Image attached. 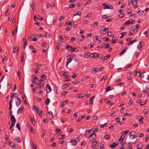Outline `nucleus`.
I'll return each instance as SVG.
<instances>
[{
	"mask_svg": "<svg viewBox=\"0 0 149 149\" xmlns=\"http://www.w3.org/2000/svg\"><path fill=\"white\" fill-rule=\"evenodd\" d=\"M14 139L15 141H17V142L19 143H20L21 142V139L19 137H16Z\"/></svg>",
	"mask_w": 149,
	"mask_h": 149,
	"instance_id": "4be33fe9",
	"label": "nucleus"
},
{
	"mask_svg": "<svg viewBox=\"0 0 149 149\" xmlns=\"http://www.w3.org/2000/svg\"><path fill=\"white\" fill-rule=\"evenodd\" d=\"M74 24V23L73 22H66L65 24L66 26L68 25H72Z\"/></svg>",
	"mask_w": 149,
	"mask_h": 149,
	"instance_id": "b1692460",
	"label": "nucleus"
},
{
	"mask_svg": "<svg viewBox=\"0 0 149 149\" xmlns=\"http://www.w3.org/2000/svg\"><path fill=\"white\" fill-rule=\"evenodd\" d=\"M105 44H107V43H104L100 46H97V47L98 48H99L100 47H104V46H105Z\"/></svg>",
	"mask_w": 149,
	"mask_h": 149,
	"instance_id": "4c0bfd02",
	"label": "nucleus"
},
{
	"mask_svg": "<svg viewBox=\"0 0 149 149\" xmlns=\"http://www.w3.org/2000/svg\"><path fill=\"white\" fill-rule=\"evenodd\" d=\"M142 43H143V42L142 41H140V44H139L138 46V49L140 51L141 50V49H142Z\"/></svg>",
	"mask_w": 149,
	"mask_h": 149,
	"instance_id": "ddd939ff",
	"label": "nucleus"
},
{
	"mask_svg": "<svg viewBox=\"0 0 149 149\" xmlns=\"http://www.w3.org/2000/svg\"><path fill=\"white\" fill-rule=\"evenodd\" d=\"M137 1H135V5H134V8H136L137 7Z\"/></svg>",
	"mask_w": 149,
	"mask_h": 149,
	"instance_id": "864d4df0",
	"label": "nucleus"
},
{
	"mask_svg": "<svg viewBox=\"0 0 149 149\" xmlns=\"http://www.w3.org/2000/svg\"><path fill=\"white\" fill-rule=\"evenodd\" d=\"M96 138V135L94 133L91 134L89 136L88 139L91 142H92Z\"/></svg>",
	"mask_w": 149,
	"mask_h": 149,
	"instance_id": "f257e3e1",
	"label": "nucleus"
},
{
	"mask_svg": "<svg viewBox=\"0 0 149 149\" xmlns=\"http://www.w3.org/2000/svg\"><path fill=\"white\" fill-rule=\"evenodd\" d=\"M143 10H139L137 12V13L139 15H141L143 14Z\"/></svg>",
	"mask_w": 149,
	"mask_h": 149,
	"instance_id": "f704fd0d",
	"label": "nucleus"
},
{
	"mask_svg": "<svg viewBox=\"0 0 149 149\" xmlns=\"http://www.w3.org/2000/svg\"><path fill=\"white\" fill-rule=\"evenodd\" d=\"M135 73L136 74V75L138 77L141 74V72H137V70H136L135 71Z\"/></svg>",
	"mask_w": 149,
	"mask_h": 149,
	"instance_id": "cd10ccee",
	"label": "nucleus"
},
{
	"mask_svg": "<svg viewBox=\"0 0 149 149\" xmlns=\"http://www.w3.org/2000/svg\"><path fill=\"white\" fill-rule=\"evenodd\" d=\"M104 145L103 144L101 143L100 145V149H104Z\"/></svg>",
	"mask_w": 149,
	"mask_h": 149,
	"instance_id": "6e6d98bb",
	"label": "nucleus"
},
{
	"mask_svg": "<svg viewBox=\"0 0 149 149\" xmlns=\"http://www.w3.org/2000/svg\"><path fill=\"white\" fill-rule=\"evenodd\" d=\"M75 6L74 4H70L69 7L70 8H73Z\"/></svg>",
	"mask_w": 149,
	"mask_h": 149,
	"instance_id": "5fc2aeb1",
	"label": "nucleus"
},
{
	"mask_svg": "<svg viewBox=\"0 0 149 149\" xmlns=\"http://www.w3.org/2000/svg\"><path fill=\"white\" fill-rule=\"evenodd\" d=\"M113 89V88L111 87L110 86H108L106 88V92L109 91Z\"/></svg>",
	"mask_w": 149,
	"mask_h": 149,
	"instance_id": "aec40b11",
	"label": "nucleus"
},
{
	"mask_svg": "<svg viewBox=\"0 0 149 149\" xmlns=\"http://www.w3.org/2000/svg\"><path fill=\"white\" fill-rule=\"evenodd\" d=\"M67 74V72H64L63 73V75L65 76V78L66 79H68L69 77V76Z\"/></svg>",
	"mask_w": 149,
	"mask_h": 149,
	"instance_id": "473e14b6",
	"label": "nucleus"
},
{
	"mask_svg": "<svg viewBox=\"0 0 149 149\" xmlns=\"http://www.w3.org/2000/svg\"><path fill=\"white\" fill-rule=\"evenodd\" d=\"M127 33L126 32H123L122 33H120V34L121 35V36H119V37L120 38H122Z\"/></svg>",
	"mask_w": 149,
	"mask_h": 149,
	"instance_id": "c756f323",
	"label": "nucleus"
},
{
	"mask_svg": "<svg viewBox=\"0 0 149 149\" xmlns=\"http://www.w3.org/2000/svg\"><path fill=\"white\" fill-rule=\"evenodd\" d=\"M131 21H130V20H129L127 21H126L124 24V25L125 26L126 25H127L129 24H134L135 22L133 19H130Z\"/></svg>",
	"mask_w": 149,
	"mask_h": 149,
	"instance_id": "7ed1b4c3",
	"label": "nucleus"
},
{
	"mask_svg": "<svg viewBox=\"0 0 149 149\" xmlns=\"http://www.w3.org/2000/svg\"><path fill=\"white\" fill-rule=\"evenodd\" d=\"M127 48L126 47L124 49L121 51L120 52L119 54L120 55H121L122 54H123L127 50Z\"/></svg>",
	"mask_w": 149,
	"mask_h": 149,
	"instance_id": "5701e85b",
	"label": "nucleus"
},
{
	"mask_svg": "<svg viewBox=\"0 0 149 149\" xmlns=\"http://www.w3.org/2000/svg\"><path fill=\"white\" fill-rule=\"evenodd\" d=\"M93 53L90 54L88 52H85L84 53V57L86 58H89L90 56L91 57V55Z\"/></svg>",
	"mask_w": 149,
	"mask_h": 149,
	"instance_id": "6e6552de",
	"label": "nucleus"
},
{
	"mask_svg": "<svg viewBox=\"0 0 149 149\" xmlns=\"http://www.w3.org/2000/svg\"><path fill=\"white\" fill-rule=\"evenodd\" d=\"M104 137L107 140H108L109 138V135L108 134H107L104 136Z\"/></svg>",
	"mask_w": 149,
	"mask_h": 149,
	"instance_id": "3c124183",
	"label": "nucleus"
},
{
	"mask_svg": "<svg viewBox=\"0 0 149 149\" xmlns=\"http://www.w3.org/2000/svg\"><path fill=\"white\" fill-rule=\"evenodd\" d=\"M31 129V132L33 133H35V132H34V130L33 129V128H32V127L31 126V125H29V127Z\"/></svg>",
	"mask_w": 149,
	"mask_h": 149,
	"instance_id": "a19ab883",
	"label": "nucleus"
},
{
	"mask_svg": "<svg viewBox=\"0 0 149 149\" xmlns=\"http://www.w3.org/2000/svg\"><path fill=\"white\" fill-rule=\"evenodd\" d=\"M73 59V58H69L67 59V60L66 63V66H67L69 63Z\"/></svg>",
	"mask_w": 149,
	"mask_h": 149,
	"instance_id": "dca6fc26",
	"label": "nucleus"
},
{
	"mask_svg": "<svg viewBox=\"0 0 149 149\" xmlns=\"http://www.w3.org/2000/svg\"><path fill=\"white\" fill-rule=\"evenodd\" d=\"M42 110H40L39 109H38V111L37 113H38L39 114V116H41V115L42 113Z\"/></svg>",
	"mask_w": 149,
	"mask_h": 149,
	"instance_id": "58836bf2",
	"label": "nucleus"
},
{
	"mask_svg": "<svg viewBox=\"0 0 149 149\" xmlns=\"http://www.w3.org/2000/svg\"><path fill=\"white\" fill-rule=\"evenodd\" d=\"M64 136H65V135H61V136L58 139H65V137H64Z\"/></svg>",
	"mask_w": 149,
	"mask_h": 149,
	"instance_id": "69168bd1",
	"label": "nucleus"
},
{
	"mask_svg": "<svg viewBox=\"0 0 149 149\" xmlns=\"http://www.w3.org/2000/svg\"><path fill=\"white\" fill-rule=\"evenodd\" d=\"M109 43H108L106 45L105 44V45L104 47L105 49L108 48L110 47V46L109 45Z\"/></svg>",
	"mask_w": 149,
	"mask_h": 149,
	"instance_id": "8fccbe9b",
	"label": "nucleus"
},
{
	"mask_svg": "<svg viewBox=\"0 0 149 149\" xmlns=\"http://www.w3.org/2000/svg\"><path fill=\"white\" fill-rule=\"evenodd\" d=\"M143 146V143H140L139 144H138L137 147H140V148H141Z\"/></svg>",
	"mask_w": 149,
	"mask_h": 149,
	"instance_id": "4d7b16f0",
	"label": "nucleus"
},
{
	"mask_svg": "<svg viewBox=\"0 0 149 149\" xmlns=\"http://www.w3.org/2000/svg\"><path fill=\"white\" fill-rule=\"evenodd\" d=\"M11 122L15 123L16 121V120L14 116H12L11 117Z\"/></svg>",
	"mask_w": 149,
	"mask_h": 149,
	"instance_id": "412c9836",
	"label": "nucleus"
},
{
	"mask_svg": "<svg viewBox=\"0 0 149 149\" xmlns=\"http://www.w3.org/2000/svg\"><path fill=\"white\" fill-rule=\"evenodd\" d=\"M98 69L97 68H95L92 69L91 70L92 72H95V73L97 72V70H98Z\"/></svg>",
	"mask_w": 149,
	"mask_h": 149,
	"instance_id": "a878e982",
	"label": "nucleus"
},
{
	"mask_svg": "<svg viewBox=\"0 0 149 149\" xmlns=\"http://www.w3.org/2000/svg\"><path fill=\"white\" fill-rule=\"evenodd\" d=\"M123 13H122L119 14L118 15V17L119 18H121L123 17Z\"/></svg>",
	"mask_w": 149,
	"mask_h": 149,
	"instance_id": "603ef678",
	"label": "nucleus"
},
{
	"mask_svg": "<svg viewBox=\"0 0 149 149\" xmlns=\"http://www.w3.org/2000/svg\"><path fill=\"white\" fill-rule=\"evenodd\" d=\"M68 93V92H66V91H64L62 93L61 95L62 96H64Z\"/></svg>",
	"mask_w": 149,
	"mask_h": 149,
	"instance_id": "0e129e2a",
	"label": "nucleus"
},
{
	"mask_svg": "<svg viewBox=\"0 0 149 149\" xmlns=\"http://www.w3.org/2000/svg\"><path fill=\"white\" fill-rule=\"evenodd\" d=\"M15 102L16 105L17 107H18L21 103V101L18 98H16Z\"/></svg>",
	"mask_w": 149,
	"mask_h": 149,
	"instance_id": "0eeeda50",
	"label": "nucleus"
},
{
	"mask_svg": "<svg viewBox=\"0 0 149 149\" xmlns=\"http://www.w3.org/2000/svg\"><path fill=\"white\" fill-rule=\"evenodd\" d=\"M125 135L124 134H123L120 137V138L118 140V141L119 142H121L123 141L125 137Z\"/></svg>",
	"mask_w": 149,
	"mask_h": 149,
	"instance_id": "2eb2a0df",
	"label": "nucleus"
},
{
	"mask_svg": "<svg viewBox=\"0 0 149 149\" xmlns=\"http://www.w3.org/2000/svg\"><path fill=\"white\" fill-rule=\"evenodd\" d=\"M40 85H39L38 87H36L35 88H43L44 86V82H40Z\"/></svg>",
	"mask_w": 149,
	"mask_h": 149,
	"instance_id": "9b49d317",
	"label": "nucleus"
},
{
	"mask_svg": "<svg viewBox=\"0 0 149 149\" xmlns=\"http://www.w3.org/2000/svg\"><path fill=\"white\" fill-rule=\"evenodd\" d=\"M50 101V100L49 98H47V99L45 101V104L47 105H48Z\"/></svg>",
	"mask_w": 149,
	"mask_h": 149,
	"instance_id": "e433bc0d",
	"label": "nucleus"
},
{
	"mask_svg": "<svg viewBox=\"0 0 149 149\" xmlns=\"http://www.w3.org/2000/svg\"><path fill=\"white\" fill-rule=\"evenodd\" d=\"M40 77L42 78H44V79L45 80L46 79V75L43 74H40Z\"/></svg>",
	"mask_w": 149,
	"mask_h": 149,
	"instance_id": "a18cd8bd",
	"label": "nucleus"
},
{
	"mask_svg": "<svg viewBox=\"0 0 149 149\" xmlns=\"http://www.w3.org/2000/svg\"><path fill=\"white\" fill-rule=\"evenodd\" d=\"M94 96H92L91 97L90 99V104H93V101L92 100V99H93L94 98Z\"/></svg>",
	"mask_w": 149,
	"mask_h": 149,
	"instance_id": "72a5a7b5",
	"label": "nucleus"
},
{
	"mask_svg": "<svg viewBox=\"0 0 149 149\" xmlns=\"http://www.w3.org/2000/svg\"><path fill=\"white\" fill-rule=\"evenodd\" d=\"M68 142H67L66 143V147L67 148V149H71V144H70L69 143L68 144V145L67 144Z\"/></svg>",
	"mask_w": 149,
	"mask_h": 149,
	"instance_id": "bb28decb",
	"label": "nucleus"
},
{
	"mask_svg": "<svg viewBox=\"0 0 149 149\" xmlns=\"http://www.w3.org/2000/svg\"><path fill=\"white\" fill-rule=\"evenodd\" d=\"M17 49V51H18L19 49V47L18 46H16V47H14L13 49V52L14 53H15Z\"/></svg>",
	"mask_w": 149,
	"mask_h": 149,
	"instance_id": "6ab92c4d",
	"label": "nucleus"
},
{
	"mask_svg": "<svg viewBox=\"0 0 149 149\" xmlns=\"http://www.w3.org/2000/svg\"><path fill=\"white\" fill-rule=\"evenodd\" d=\"M107 124V123H105L104 124H100V127L101 128H103L106 126V125Z\"/></svg>",
	"mask_w": 149,
	"mask_h": 149,
	"instance_id": "de8ad7c7",
	"label": "nucleus"
},
{
	"mask_svg": "<svg viewBox=\"0 0 149 149\" xmlns=\"http://www.w3.org/2000/svg\"><path fill=\"white\" fill-rule=\"evenodd\" d=\"M99 128L98 127H96V128H95L94 129V130L93 131V132H95L96 133L97 132L99 131Z\"/></svg>",
	"mask_w": 149,
	"mask_h": 149,
	"instance_id": "09e8293b",
	"label": "nucleus"
},
{
	"mask_svg": "<svg viewBox=\"0 0 149 149\" xmlns=\"http://www.w3.org/2000/svg\"><path fill=\"white\" fill-rule=\"evenodd\" d=\"M123 116H127L128 117L130 116H131V114L130 113H124L123 114Z\"/></svg>",
	"mask_w": 149,
	"mask_h": 149,
	"instance_id": "79ce46f5",
	"label": "nucleus"
},
{
	"mask_svg": "<svg viewBox=\"0 0 149 149\" xmlns=\"http://www.w3.org/2000/svg\"><path fill=\"white\" fill-rule=\"evenodd\" d=\"M68 84H67L63 85L62 86L63 88H67L68 86Z\"/></svg>",
	"mask_w": 149,
	"mask_h": 149,
	"instance_id": "bf43d9fd",
	"label": "nucleus"
},
{
	"mask_svg": "<svg viewBox=\"0 0 149 149\" xmlns=\"http://www.w3.org/2000/svg\"><path fill=\"white\" fill-rule=\"evenodd\" d=\"M119 144L118 142H116L110 144L109 147L112 148H116Z\"/></svg>",
	"mask_w": 149,
	"mask_h": 149,
	"instance_id": "20e7f679",
	"label": "nucleus"
},
{
	"mask_svg": "<svg viewBox=\"0 0 149 149\" xmlns=\"http://www.w3.org/2000/svg\"><path fill=\"white\" fill-rule=\"evenodd\" d=\"M109 31L108 28H106L104 26H102L100 28V32L102 34H105L106 33H107V32H105L107 31Z\"/></svg>",
	"mask_w": 149,
	"mask_h": 149,
	"instance_id": "f03ea898",
	"label": "nucleus"
},
{
	"mask_svg": "<svg viewBox=\"0 0 149 149\" xmlns=\"http://www.w3.org/2000/svg\"><path fill=\"white\" fill-rule=\"evenodd\" d=\"M23 110V107L22 106L20 107L17 111V113L18 114H20L22 112Z\"/></svg>",
	"mask_w": 149,
	"mask_h": 149,
	"instance_id": "9d476101",
	"label": "nucleus"
},
{
	"mask_svg": "<svg viewBox=\"0 0 149 149\" xmlns=\"http://www.w3.org/2000/svg\"><path fill=\"white\" fill-rule=\"evenodd\" d=\"M78 37H81V38L80 40V41H82L85 38V36H84L83 35H79L78 36Z\"/></svg>",
	"mask_w": 149,
	"mask_h": 149,
	"instance_id": "7c9ffc66",
	"label": "nucleus"
},
{
	"mask_svg": "<svg viewBox=\"0 0 149 149\" xmlns=\"http://www.w3.org/2000/svg\"><path fill=\"white\" fill-rule=\"evenodd\" d=\"M130 135L133 136V139H135L137 137L136 134L134 131L131 132L130 133Z\"/></svg>",
	"mask_w": 149,
	"mask_h": 149,
	"instance_id": "39448f33",
	"label": "nucleus"
},
{
	"mask_svg": "<svg viewBox=\"0 0 149 149\" xmlns=\"http://www.w3.org/2000/svg\"><path fill=\"white\" fill-rule=\"evenodd\" d=\"M66 48L69 51H71V49L72 48V46H70L69 45H68L67 46H66Z\"/></svg>",
	"mask_w": 149,
	"mask_h": 149,
	"instance_id": "c85d7f7f",
	"label": "nucleus"
},
{
	"mask_svg": "<svg viewBox=\"0 0 149 149\" xmlns=\"http://www.w3.org/2000/svg\"><path fill=\"white\" fill-rule=\"evenodd\" d=\"M21 58L20 59V61L21 62H23L24 60V55L23 54H21Z\"/></svg>",
	"mask_w": 149,
	"mask_h": 149,
	"instance_id": "c03bdc74",
	"label": "nucleus"
},
{
	"mask_svg": "<svg viewBox=\"0 0 149 149\" xmlns=\"http://www.w3.org/2000/svg\"><path fill=\"white\" fill-rule=\"evenodd\" d=\"M56 134H59V133L60 132V134H61L62 132H61V130L58 129L56 128L55 130Z\"/></svg>",
	"mask_w": 149,
	"mask_h": 149,
	"instance_id": "393cba45",
	"label": "nucleus"
},
{
	"mask_svg": "<svg viewBox=\"0 0 149 149\" xmlns=\"http://www.w3.org/2000/svg\"><path fill=\"white\" fill-rule=\"evenodd\" d=\"M116 42H117V40L116 39H113L111 41V44H115V43Z\"/></svg>",
	"mask_w": 149,
	"mask_h": 149,
	"instance_id": "c9c22d12",
	"label": "nucleus"
},
{
	"mask_svg": "<svg viewBox=\"0 0 149 149\" xmlns=\"http://www.w3.org/2000/svg\"><path fill=\"white\" fill-rule=\"evenodd\" d=\"M46 88H47V93H49L51 91V88L50 86L48 84H47L46 86Z\"/></svg>",
	"mask_w": 149,
	"mask_h": 149,
	"instance_id": "423d86ee",
	"label": "nucleus"
},
{
	"mask_svg": "<svg viewBox=\"0 0 149 149\" xmlns=\"http://www.w3.org/2000/svg\"><path fill=\"white\" fill-rule=\"evenodd\" d=\"M92 55L93 56H91V57L95 58H96L100 56L98 54L96 53H93Z\"/></svg>",
	"mask_w": 149,
	"mask_h": 149,
	"instance_id": "1a4fd4ad",
	"label": "nucleus"
},
{
	"mask_svg": "<svg viewBox=\"0 0 149 149\" xmlns=\"http://www.w3.org/2000/svg\"><path fill=\"white\" fill-rule=\"evenodd\" d=\"M76 74L75 73H73L71 75V77L73 79H75V77L76 76Z\"/></svg>",
	"mask_w": 149,
	"mask_h": 149,
	"instance_id": "49530a36",
	"label": "nucleus"
},
{
	"mask_svg": "<svg viewBox=\"0 0 149 149\" xmlns=\"http://www.w3.org/2000/svg\"><path fill=\"white\" fill-rule=\"evenodd\" d=\"M132 102H133V100L132 99L130 100L129 102H128V105H131L132 104Z\"/></svg>",
	"mask_w": 149,
	"mask_h": 149,
	"instance_id": "052dcab7",
	"label": "nucleus"
},
{
	"mask_svg": "<svg viewBox=\"0 0 149 149\" xmlns=\"http://www.w3.org/2000/svg\"><path fill=\"white\" fill-rule=\"evenodd\" d=\"M84 96V94H79L77 96V97L78 98H80L83 97Z\"/></svg>",
	"mask_w": 149,
	"mask_h": 149,
	"instance_id": "2f4dec72",
	"label": "nucleus"
},
{
	"mask_svg": "<svg viewBox=\"0 0 149 149\" xmlns=\"http://www.w3.org/2000/svg\"><path fill=\"white\" fill-rule=\"evenodd\" d=\"M36 66H37V68L35 69V70H36L39 69L41 67L40 65V64H38V63H37L36 64Z\"/></svg>",
	"mask_w": 149,
	"mask_h": 149,
	"instance_id": "37998d69",
	"label": "nucleus"
},
{
	"mask_svg": "<svg viewBox=\"0 0 149 149\" xmlns=\"http://www.w3.org/2000/svg\"><path fill=\"white\" fill-rule=\"evenodd\" d=\"M133 43L132 40H130V41L127 42V45H130V44H132Z\"/></svg>",
	"mask_w": 149,
	"mask_h": 149,
	"instance_id": "774afa93",
	"label": "nucleus"
},
{
	"mask_svg": "<svg viewBox=\"0 0 149 149\" xmlns=\"http://www.w3.org/2000/svg\"><path fill=\"white\" fill-rule=\"evenodd\" d=\"M142 91L143 93H147L149 91V88H148L146 87L145 88H143Z\"/></svg>",
	"mask_w": 149,
	"mask_h": 149,
	"instance_id": "a211bd4d",
	"label": "nucleus"
},
{
	"mask_svg": "<svg viewBox=\"0 0 149 149\" xmlns=\"http://www.w3.org/2000/svg\"><path fill=\"white\" fill-rule=\"evenodd\" d=\"M103 6H104V9H113V7L111 5H110V6H111L112 8H110L106 4L104 3L103 4Z\"/></svg>",
	"mask_w": 149,
	"mask_h": 149,
	"instance_id": "4468645a",
	"label": "nucleus"
},
{
	"mask_svg": "<svg viewBox=\"0 0 149 149\" xmlns=\"http://www.w3.org/2000/svg\"><path fill=\"white\" fill-rule=\"evenodd\" d=\"M110 57L109 55H108L107 56H104V59L105 60H107L108 58Z\"/></svg>",
	"mask_w": 149,
	"mask_h": 149,
	"instance_id": "680f3d73",
	"label": "nucleus"
},
{
	"mask_svg": "<svg viewBox=\"0 0 149 149\" xmlns=\"http://www.w3.org/2000/svg\"><path fill=\"white\" fill-rule=\"evenodd\" d=\"M16 127L18 128V130L19 131L21 130V128L20 127V125L19 124V123H17L16 124Z\"/></svg>",
	"mask_w": 149,
	"mask_h": 149,
	"instance_id": "ea45409f",
	"label": "nucleus"
},
{
	"mask_svg": "<svg viewBox=\"0 0 149 149\" xmlns=\"http://www.w3.org/2000/svg\"><path fill=\"white\" fill-rule=\"evenodd\" d=\"M35 6V3L33 1H32L30 4V6L33 11L34 10V8Z\"/></svg>",
	"mask_w": 149,
	"mask_h": 149,
	"instance_id": "f8f14e48",
	"label": "nucleus"
},
{
	"mask_svg": "<svg viewBox=\"0 0 149 149\" xmlns=\"http://www.w3.org/2000/svg\"><path fill=\"white\" fill-rule=\"evenodd\" d=\"M75 39V38L74 37H73L70 40V41L71 42H72L74 41Z\"/></svg>",
	"mask_w": 149,
	"mask_h": 149,
	"instance_id": "e2e57ef3",
	"label": "nucleus"
},
{
	"mask_svg": "<svg viewBox=\"0 0 149 149\" xmlns=\"http://www.w3.org/2000/svg\"><path fill=\"white\" fill-rule=\"evenodd\" d=\"M70 142L71 143V144L73 146H76L77 144V142L76 140H71L70 141Z\"/></svg>",
	"mask_w": 149,
	"mask_h": 149,
	"instance_id": "f3484780",
	"label": "nucleus"
},
{
	"mask_svg": "<svg viewBox=\"0 0 149 149\" xmlns=\"http://www.w3.org/2000/svg\"><path fill=\"white\" fill-rule=\"evenodd\" d=\"M81 14V13L80 12H78L77 13H76L73 16V17L75 16L79 15L80 16Z\"/></svg>",
	"mask_w": 149,
	"mask_h": 149,
	"instance_id": "13d9d810",
	"label": "nucleus"
},
{
	"mask_svg": "<svg viewBox=\"0 0 149 149\" xmlns=\"http://www.w3.org/2000/svg\"><path fill=\"white\" fill-rule=\"evenodd\" d=\"M112 34V32L111 31L108 32L107 33V35L109 36H111Z\"/></svg>",
	"mask_w": 149,
	"mask_h": 149,
	"instance_id": "338daca9",
	"label": "nucleus"
}]
</instances>
